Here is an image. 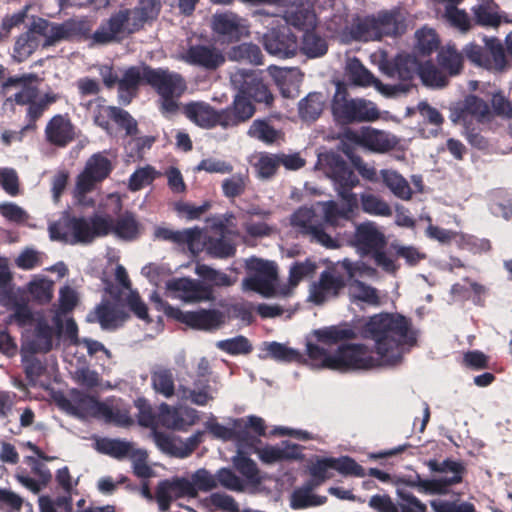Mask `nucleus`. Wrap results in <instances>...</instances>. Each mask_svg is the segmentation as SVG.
<instances>
[{"instance_id":"774afa93","label":"nucleus","mask_w":512,"mask_h":512,"mask_svg":"<svg viewBox=\"0 0 512 512\" xmlns=\"http://www.w3.org/2000/svg\"><path fill=\"white\" fill-rule=\"evenodd\" d=\"M332 468L342 474H352L363 477L366 475L365 470L349 457L330 458Z\"/></svg>"},{"instance_id":"bf43d9fd","label":"nucleus","mask_w":512,"mask_h":512,"mask_svg":"<svg viewBox=\"0 0 512 512\" xmlns=\"http://www.w3.org/2000/svg\"><path fill=\"white\" fill-rule=\"evenodd\" d=\"M157 176L156 170L151 166L137 169L130 177L128 187L131 191H138L150 185Z\"/></svg>"},{"instance_id":"6ab92c4d","label":"nucleus","mask_w":512,"mask_h":512,"mask_svg":"<svg viewBox=\"0 0 512 512\" xmlns=\"http://www.w3.org/2000/svg\"><path fill=\"white\" fill-rule=\"evenodd\" d=\"M198 420V412L188 406L173 407L166 403L159 406L157 424L172 430L186 431Z\"/></svg>"},{"instance_id":"a18cd8bd","label":"nucleus","mask_w":512,"mask_h":512,"mask_svg":"<svg viewBox=\"0 0 512 512\" xmlns=\"http://www.w3.org/2000/svg\"><path fill=\"white\" fill-rule=\"evenodd\" d=\"M54 339V331L46 324L40 323L37 327L34 338L26 341L24 347L33 352H47L51 349Z\"/></svg>"},{"instance_id":"603ef678","label":"nucleus","mask_w":512,"mask_h":512,"mask_svg":"<svg viewBox=\"0 0 512 512\" xmlns=\"http://www.w3.org/2000/svg\"><path fill=\"white\" fill-rule=\"evenodd\" d=\"M201 505L209 511L220 509L227 512H238V504L233 497L222 494L213 493L201 501Z\"/></svg>"},{"instance_id":"e2e57ef3","label":"nucleus","mask_w":512,"mask_h":512,"mask_svg":"<svg viewBox=\"0 0 512 512\" xmlns=\"http://www.w3.org/2000/svg\"><path fill=\"white\" fill-rule=\"evenodd\" d=\"M90 109L94 114L95 123L108 131L109 119H113L115 121L118 108L102 105L99 101H97L90 105Z\"/></svg>"},{"instance_id":"c9c22d12","label":"nucleus","mask_w":512,"mask_h":512,"mask_svg":"<svg viewBox=\"0 0 512 512\" xmlns=\"http://www.w3.org/2000/svg\"><path fill=\"white\" fill-rule=\"evenodd\" d=\"M180 58L189 64L206 69H215L224 62V56L221 52L206 46H193L183 53Z\"/></svg>"},{"instance_id":"39448f33","label":"nucleus","mask_w":512,"mask_h":512,"mask_svg":"<svg viewBox=\"0 0 512 512\" xmlns=\"http://www.w3.org/2000/svg\"><path fill=\"white\" fill-rule=\"evenodd\" d=\"M230 79L237 94L232 105L223 109L224 129L235 127L254 115L255 108L250 98L267 105L273 100L272 94L256 71L237 70L231 74Z\"/></svg>"},{"instance_id":"09e8293b","label":"nucleus","mask_w":512,"mask_h":512,"mask_svg":"<svg viewBox=\"0 0 512 512\" xmlns=\"http://www.w3.org/2000/svg\"><path fill=\"white\" fill-rule=\"evenodd\" d=\"M323 107V95L320 93H310L299 102V113L305 120H314L322 113Z\"/></svg>"},{"instance_id":"f704fd0d","label":"nucleus","mask_w":512,"mask_h":512,"mask_svg":"<svg viewBox=\"0 0 512 512\" xmlns=\"http://www.w3.org/2000/svg\"><path fill=\"white\" fill-rule=\"evenodd\" d=\"M213 30L224 37L225 40H237L247 34L244 20L232 13L217 14L213 17Z\"/></svg>"},{"instance_id":"5fc2aeb1","label":"nucleus","mask_w":512,"mask_h":512,"mask_svg":"<svg viewBox=\"0 0 512 512\" xmlns=\"http://www.w3.org/2000/svg\"><path fill=\"white\" fill-rule=\"evenodd\" d=\"M279 165V156L272 154H259L254 163L257 176L261 179H270Z\"/></svg>"},{"instance_id":"c756f323","label":"nucleus","mask_w":512,"mask_h":512,"mask_svg":"<svg viewBox=\"0 0 512 512\" xmlns=\"http://www.w3.org/2000/svg\"><path fill=\"white\" fill-rule=\"evenodd\" d=\"M254 452L259 459L266 464H274L287 460H297L302 457V449L299 445L289 441H283L277 445H267L262 448L254 446Z\"/></svg>"},{"instance_id":"052dcab7","label":"nucleus","mask_w":512,"mask_h":512,"mask_svg":"<svg viewBox=\"0 0 512 512\" xmlns=\"http://www.w3.org/2000/svg\"><path fill=\"white\" fill-rule=\"evenodd\" d=\"M362 209L369 214L378 216L391 215V208L389 205L373 194H363L361 196Z\"/></svg>"},{"instance_id":"8fccbe9b","label":"nucleus","mask_w":512,"mask_h":512,"mask_svg":"<svg viewBox=\"0 0 512 512\" xmlns=\"http://www.w3.org/2000/svg\"><path fill=\"white\" fill-rule=\"evenodd\" d=\"M202 435V432H197L186 440L175 437L167 454L179 458L189 456L201 442Z\"/></svg>"},{"instance_id":"cd10ccee","label":"nucleus","mask_w":512,"mask_h":512,"mask_svg":"<svg viewBox=\"0 0 512 512\" xmlns=\"http://www.w3.org/2000/svg\"><path fill=\"white\" fill-rule=\"evenodd\" d=\"M345 75L356 86H374L381 94L390 96L395 93V87L381 84L355 57H347Z\"/></svg>"},{"instance_id":"37998d69","label":"nucleus","mask_w":512,"mask_h":512,"mask_svg":"<svg viewBox=\"0 0 512 512\" xmlns=\"http://www.w3.org/2000/svg\"><path fill=\"white\" fill-rule=\"evenodd\" d=\"M151 384L154 391L165 398H171L175 394L174 375L170 369H154L151 373Z\"/></svg>"},{"instance_id":"bb28decb","label":"nucleus","mask_w":512,"mask_h":512,"mask_svg":"<svg viewBox=\"0 0 512 512\" xmlns=\"http://www.w3.org/2000/svg\"><path fill=\"white\" fill-rule=\"evenodd\" d=\"M186 117L197 126L211 129L215 126L224 128V112L216 110L205 102H192L184 107Z\"/></svg>"},{"instance_id":"4d7b16f0","label":"nucleus","mask_w":512,"mask_h":512,"mask_svg":"<svg viewBox=\"0 0 512 512\" xmlns=\"http://www.w3.org/2000/svg\"><path fill=\"white\" fill-rule=\"evenodd\" d=\"M261 51L257 45L251 43H243L234 47L230 52V58L237 61H248L254 64L261 63Z\"/></svg>"},{"instance_id":"7c9ffc66","label":"nucleus","mask_w":512,"mask_h":512,"mask_svg":"<svg viewBox=\"0 0 512 512\" xmlns=\"http://www.w3.org/2000/svg\"><path fill=\"white\" fill-rule=\"evenodd\" d=\"M355 140L361 146L376 153H385L398 144L396 136L374 128H365L361 130L356 136Z\"/></svg>"},{"instance_id":"e433bc0d","label":"nucleus","mask_w":512,"mask_h":512,"mask_svg":"<svg viewBox=\"0 0 512 512\" xmlns=\"http://www.w3.org/2000/svg\"><path fill=\"white\" fill-rule=\"evenodd\" d=\"M126 319V315L115 305L103 302L87 315L89 322H98L103 329H115Z\"/></svg>"},{"instance_id":"0e129e2a","label":"nucleus","mask_w":512,"mask_h":512,"mask_svg":"<svg viewBox=\"0 0 512 512\" xmlns=\"http://www.w3.org/2000/svg\"><path fill=\"white\" fill-rule=\"evenodd\" d=\"M128 457L132 461L135 475L140 478H149L153 475V470L147 464V453L145 451L133 448Z\"/></svg>"},{"instance_id":"6e6d98bb","label":"nucleus","mask_w":512,"mask_h":512,"mask_svg":"<svg viewBox=\"0 0 512 512\" xmlns=\"http://www.w3.org/2000/svg\"><path fill=\"white\" fill-rule=\"evenodd\" d=\"M189 482L194 486L195 498L199 491L207 492L217 487L215 475L204 468L196 470L189 478Z\"/></svg>"},{"instance_id":"20e7f679","label":"nucleus","mask_w":512,"mask_h":512,"mask_svg":"<svg viewBox=\"0 0 512 512\" xmlns=\"http://www.w3.org/2000/svg\"><path fill=\"white\" fill-rule=\"evenodd\" d=\"M247 266L251 275L243 280V290L256 292L265 298L292 296L297 285L313 275L316 270V265L309 260L296 263L290 268L288 282L280 284L277 279V268L273 262L251 258Z\"/></svg>"},{"instance_id":"9b49d317","label":"nucleus","mask_w":512,"mask_h":512,"mask_svg":"<svg viewBox=\"0 0 512 512\" xmlns=\"http://www.w3.org/2000/svg\"><path fill=\"white\" fill-rule=\"evenodd\" d=\"M332 112L334 117L342 123L373 122L380 117V112L373 102L363 98H348L340 84H337Z\"/></svg>"},{"instance_id":"4be33fe9","label":"nucleus","mask_w":512,"mask_h":512,"mask_svg":"<svg viewBox=\"0 0 512 512\" xmlns=\"http://www.w3.org/2000/svg\"><path fill=\"white\" fill-rule=\"evenodd\" d=\"M352 244L361 255H372L383 250L386 238L374 223L366 222L356 227Z\"/></svg>"},{"instance_id":"338daca9","label":"nucleus","mask_w":512,"mask_h":512,"mask_svg":"<svg viewBox=\"0 0 512 512\" xmlns=\"http://www.w3.org/2000/svg\"><path fill=\"white\" fill-rule=\"evenodd\" d=\"M196 274L218 286H230L234 283L225 273L214 270L207 265L198 264Z\"/></svg>"},{"instance_id":"5701e85b","label":"nucleus","mask_w":512,"mask_h":512,"mask_svg":"<svg viewBox=\"0 0 512 512\" xmlns=\"http://www.w3.org/2000/svg\"><path fill=\"white\" fill-rule=\"evenodd\" d=\"M344 287L343 277L335 270L321 273L319 281L310 286L309 301L319 305L338 295Z\"/></svg>"},{"instance_id":"7ed1b4c3","label":"nucleus","mask_w":512,"mask_h":512,"mask_svg":"<svg viewBox=\"0 0 512 512\" xmlns=\"http://www.w3.org/2000/svg\"><path fill=\"white\" fill-rule=\"evenodd\" d=\"M113 232L117 237L131 240L139 235L140 228L135 218L126 214L116 224L110 217L96 215L91 220L62 217L49 226L50 238L69 244L90 243L96 237Z\"/></svg>"},{"instance_id":"13d9d810","label":"nucleus","mask_w":512,"mask_h":512,"mask_svg":"<svg viewBox=\"0 0 512 512\" xmlns=\"http://www.w3.org/2000/svg\"><path fill=\"white\" fill-rule=\"evenodd\" d=\"M216 347L231 355L247 354L252 348L248 339L244 336L218 341Z\"/></svg>"},{"instance_id":"de8ad7c7","label":"nucleus","mask_w":512,"mask_h":512,"mask_svg":"<svg viewBox=\"0 0 512 512\" xmlns=\"http://www.w3.org/2000/svg\"><path fill=\"white\" fill-rule=\"evenodd\" d=\"M381 175L384 183L395 196L403 200L410 199L412 194L411 188L400 174L392 170H382Z\"/></svg>"},{"instance_id":"4c0bfd02","label":"nucleus","mask_w":512,"mask_h":512,"mask_svg":"<svg viewBox=\"0 0 512 512\" xmlns=\"http://www.w3.org/2000/svg\"><path fill=\"white\" fill-rule=\"evenodd\" d=\"M252 443H243L242 447H237V454L233 457L232 461L235 468L251 483H260L261 477L256 463L248 458L246 454L254 451V439L251 438Z\"/></svg>"},{"instance_id":"58836bf2","label":"nucleus","mask_w":512,"mask_h":512,"mask_svg":"<svg viewBox=\"0 0 512 512\" xmlns=\"http://www.w3.org/2000/svg\"><path fill=\"white\" fill-rule=\"evenodd\" d=\"M348 294L350 300L357 305L376 307L381 304L379 291L371 285L356 279H352L349 282Z\"/></svg>"},{"instance_id":"0eeeda50","label":"nucleus","mask_w":512,"mask_h":512,"mask_svg":"<svg viewBox=\"0 0 512 512\" xmlns=\"http://www.w3.org/2000/svg\"><path fill=\"white\" fill-rule=\"evenodd\" d=\"M159 10V0H139L134 9L120 10L103 22L91 36L92 44L105 45L125 38L139 30L147 20L155 18Z\"/></svg>"},{"instance_id":"473e14b6","label":"nucleus","mask_w":512,"mask_h":512,"mask_svg":"<svg viewBox=\"0 0 512 512\" xmlns=\"http://www.w3.org/2000/svg\"><path fill=\"white\" fill-rule=\"evenodd\" d=\"M284 19L288 25L304 33L316 27L317 18L310 3L293 2L284 12Z\"/></svg>"},{"instance_id":"f03ea898","label":"nucleus","mask_w":512,"mask_h":512,"mask_svg":"<svg viewBox=\"0 0 512 512\" xmlns=\"http://www.w3.org/2000/svg\"><path fill=\"white\" fill-rule=\"evenodd\" d=\"M321 167L329 166L326 174L339 185L338 195L344 201L340 207L333 201L317 202L311 207H301L295 211L290 219L291 226L297 233L310 237L327 248L336 247L335 241L324 232V224L339 226L343 221L350 220L358 200L350 189L358 183L357 176L347 165L334 154H325L319 157Z\"/></svg>"},{"instance_id":"b1692460","label":"nucleus","mask_w":512,"mask_h":512,"mask_svg":"<svg viewBox=\"0 0 512 512\" xmlns=\"http://www.w3.org/2000/svg\"><path fill=\"white\" fill-rule=\"evenodd\" d=\"M353 329L348 326H329L314 330L311 332L307 340V353L310 357L312 346L318 347L327 353L328 347L333 346L341 341L354 338Z\"/></svg>"},{"instance_id":"a211bd4d","label":"nucleus","mask_w":512,"mask_h":512,"mask_svg":"<svg viewBox=\"0 0 512 512\" xmlns=\"http://www.w3.org/2000/svg\"><path fill=\"white\" fill-rule=\"evenodd\" d=\"M490 110L485 101L470 95L451 108L450 119L456 124L468 126L472 121L482 122L489 118Z\"/></svg>"},{"instance_id":"dca6fc26","label":"nucleus","mask_w":512,"mask_h":512,"mask_svg":"<svg viewBox=\"0 0 512 512\" xmlns=\"http://www.w3.org/2000/svg\"><path fill=\"white\" fill-rule=\"evenodd\" d=\"M195 498V489L188 477L174 476L158 482L155 501L161 512H167L173 502Z\"/></svg>"},{"instance_id":"9d476101","label":"nucleus","mask_w":512,"mask_h":512,"mask_svg":"<svg viewBox=\"0 0 512 512\" xmlns=\"http://www.w3.org/2000/svg\"><path fill=\"white\" fill-rule=\"evenodd\" d=\"M148 84L155 89L161 99V111L169 116L177 112L178 99L187 89L184 78L168 69H152L148 72Z\"/></svg>"},{"instance_id":"3c124183","label":"nucleus","mask_w":512,"mask_h":512,"mask_svg":"<svg viewBox=\"0 0 512 512\" xmlns=\"http://www.w3.org/2000/svg\"><path fill=\"white\" fill-rule=\"evenodd\" d=\"M303 41L301 49L309 57L322 56L327 51V44L324 39L319 37L313 30L305 31L302 35Z\"/></svg>"},{"instance_id":"69168bd1","label":"nucleus","mask_w":512,"mask_h":512,"mask_svg":"<svg viewBox=\"0 0 512 512\" xmlns=\"http://www.w3.org/2000/svg\"><path fill=\"white\" fill-rule=\"evenodd\" d=\"M248 134L266 143L274 142L278 136L277 131L262 120H255L249 128Z\"/></svg>"},{"instance_id":"1a4fd4ad","label":"nucleus","mask_w":512,"mask_h":512,"mask_svg":"<svg viewBox=\"0 0 512 512\" xmlns=\"http://www.w3.org/2000/svg\"><path fill=\"white\" fill-rule=\"evenodd\" d=\"M59 405L68 414L79 418L94 416L116 425H128L131 422L126 410L114 408L82 394H74L72 399H62Z\"/></svg>"},{"instance_id":"6e6552de","label":"nucleus","mask_w":512,"mask_h":512,"mask_svg":"<svg viewBox=\"0 0 512 512\" xmlns=\"http://www.w3.org/2000/svg\"><path fill=\"white\" fill-rule=\"evenodd\" d=\"M404 30V16L400 11H385L377 17L358 18L350 29L339 32L343 43L378 40L384 35H396Z\"/></svg>"},{"instance_id":"393cba45","label":"nucleus","mask_w":512,"mask_h":512,"mask_svg":"<svg viewBox=\"0 0 512 512\" xmlns=\"http://www.w3.org/2000/svg\"><path fill=\"white\" fill-rule=\"evenodd\" d=\"M45 140L56 147L63 148L76 137V128L67 115H54L46 124Z\"/></svg>"},{"instance_id":"f257e3e1","label":"nucleus","mask_w":512,"mask_h":512,"mask_svg":"<svg viewBox=\"0 0 512 512\" xmlns=\"http://www.w3.org/2000/svg\"><path fill=\"white\" fill-rule=\"evenodd\" d=\"M364 333L374 341L375 351L357 343L341 345L334 353L312 346L310 359L318 368L367 371L399 364L404 353L416 342L408 320L398 314L374 315L366 323Z\"/></svg>"},{"instance_id":"ddd939ff","label":"nucleus","mask_w":512,"mask_h":512,"mask_svg":"<svg viewBox=\"0 0 512 512\" xmlns=\"http://www.w3.org/2000/svg\"><path fill=\"white\" fill-rule=\"evenodd\" d=\"M111 171L110 161L101 154L91 156L85 165L84 170L77 176L74 188V197L83 206H92L94 200L87 196L95 184L104 180Z\"/></svg>"},{"instance_id":"4468645a","label":"nucleus","mask_w":512,"mask_h":512,"mask_svg":"<svg viewBox=\"0 0 512 512\" xmlns=\"http://www.w3.org/2000/svg\"><path fill=\"white\" fill-rule=\"evenodd\" d=\"M414 73H418L422 82L430 87H443L446 85V77L431 63L419 65L412 56H400L396 60L395 70L387 71V74L403 79H411Z\"/></svg>"},{"instance_id":"680f3d73","label":"nucleus","mask_w":512,"mask_h":512,"mask_svg":"<svg viewBox=\"0 0 512 512\" xmlns=\"http://www.w3.org/2000/svg\"><path fill=\"white\" fill-rule=\"evenodd\" d=\"M325 497L312 494L307 489H299L295 491L291 497V506L294 509H301L310 506H318L325 502Z\"/></svg>"},{"instance_id":"a19ab883","label":"nucleus","mask_w":512,"mask_h":512,"mask_svg":"<svg viewBox=\"0 0 512 512\" xmlns=\"http://www.w3.org/2000/svg\"><path fill=\"white\" fill-rule=\"evenodd\" d=\"M217 390L207 382L198 381L193 388L179 386L178 396L182 400H190L198 406H205L214 399Z\"/></svg>"},{"instance_id":"2f4dec72","label":"nucleus","mask_w":512,"mask_h":512,"mask_svg":"<svg viewBox=\"0 0 512 512\" xmlns=\"http://www.w3.org/2000/svg\"><path fill=\"white\" fill-rule=\"evenodd\" d=\"M207 430L216 438L236 442L237 447H242L243 443H252L246 431L247 423L243 419L232 421L231 427H226L211 419L205 424Z\"/></svg>"},{"instance_id":"c03bdc74","label":"nucleus","mask_w":512,"mask_h":512,"mask_svg":"<svg viewBox=\"0 0 512 512\" xmlns=\"http://www.w3.org/2000/svg\"><path fill=\"white\" fill-rule=\"evenodd\" d=\"M133 448L131 443L118 439L103 438L96 441V449L99 452L117 459L128 457Z\"/></svg>"},{"instance_id":"423d86ee","label":"nucleus","mask_w":512,"mask_h":512,"mask_svg":"<svg viewBox=\"0 0 512 512\" xmlns=\"http://www.w3.org/2000/svg\"><path fill=\"white\" fill-rule=\"evenodd\" d=\"M90 26L85 20H68L61 24L49 23L38 18L33 21L29 30L18 37L13 57L22 62L27 59L40 44L54 45L56 42L76 35L86 34Z\"/></svg>"},{"instance_id":"c85d7f7f","label":"nucleus","mask_w":512,"mask_h":512,"mask_svg":"<svg viewBox=\"0 0 512 512\" xmlns=\"http://www.w3.org/2000/svg\"><path fill=\"white\" fill-rule=\"evenodd\" d=\"M37 76L34 74H27L21 77H11L4 84L6 93L11 94L10 99L17 104L25 105L33 101L37 96Z\"/></svg>"},{"instance_id":"72a5a7b5","label":"nucleus","mask_w":512,"mask_h":512,"mask_svg":"<svg viewBox=\"0 0 512 512\" xmlns=\"http://www.w3.org/2000/svg\"><path fill=\"white\" fill-rule=\"evenodd\" d=\"M152 68L148 66L130 67L123 73L119 79V99L122 103L128 104L135 95L136 90L141 82L148 84V72Z\"/></svg>"},{"instance_id":"412c9836","label":"nucleus","mask_w":512,"mask_h":512,"mask_svg":"<svg viewBox=\"0 0 512 512\" xmlns=\"http://www.w3.org/2000/svg\"><path fill=\"white\" fill-rule=\"evenodd\" d=\"M166 295L185 303H197L210 299V291L200 283L187 279H172L166 283Z\"/></svg>"},{"instance_id":"a878e982","label":"nucleus","mask_w":512,"mask_h":512,"mask_svg":"<svg viewBox=\"0 0 512 512\" xmlns=\"http://www.w3.org/2000/svg\"><path fill=\"white\" fill-rule=\"evenodd\" d=\"M156 238L172 241L179 246H187L188 250L196 255L204 249V238L199 228H189L182 231H174L165 227L155 229Z\"/></svg>"},{"instance_id":"864d4df0","label":"nucleus","mask_w":512,"mask_h":512,"mask_svg":"<svg viewBox=\"0 0 512 512\" xmlns=\"http://www.w3.org/2000/svg\"><path fill=\"white\" fill-rule=\"evenodd\" d=\"M487 64L486 69L502 70L506 65V57L502 44L494 38L486 40Z\"/></svg>"},{"instance_id":"aec40b11","label":"nucleus","mask_w":512,"mask_h":512,"mask_svg":"<svg viewBox=\"0 0 512 512\" xmlns=\"http://www.w3.org/2000/svg\"><path fill=\"white\" fill-rule=\"evenodd\" d=\"M263 44L269 54L280 58L293 56L299 48L297 36L286 26L269 30L263 36Z\"/></svg>"},{"instance_id":"f8f14e48","label":"nucleus","mask_w":512,"mask_h":512,"mask_svg":"<svg viewBox=\"0 0 512 512\" xmlns=\"http://www.w3.org/2000/svg\"><path fill=\"white\" fill-rule=\"evenodd\" d=\"M150 300L157 310L163 311L167 316L193 329L206 331L215 330L220 328L225 322L224 314L218 310L201 309L194 312H183L164 302L156 292L151 294Z\"/></svg>"},{"instance_id":"79ce46f5","label":"nucleus","mask_w":512,"mask_h":512,"mask_svg":"<svg viewBox=\"0 0 512 512\" xmlns=\"http://www.w3.org/2000/svg\"><path fill=\"white\" fill-rule=\"evenodd\" d=\"M476 22L484 27L496 28L509 20L499 12L498 6L492 1H484L472 9Z\"/></svg>"},{"instance_id":"ea45409f","label":"nucleus","mask_w":512,"mask_h":512,"mask_svg":"<svg viewBox=\"0 0 512 512\" xmlns=\"http://www.w3.org/2000/svg\"><path fill=\"white\" fill-rule=\"evenodd\" d=\"M458 4L450 3L445 5L443 10L439 9L440 17L448 26L466 34L472 28L473 21L464 9L458 7Z\"/></svg>"},{"instance_id":"2eb2a0df","label":"nucleus","mask_w":512,"mask_h":512,"mask_svg":"<svg viewBox=\"0 0 512 512\" xmlns=\"http://www.w3.org/2000/svg\"><path fill=\"white\" fill-rule=\"evenodd\" d=\"M427 465L431 471L437 472L442 476L430 480H421L419 487L425 492L442 494L447 491L449 486L462 480L463 466L459 462L452 460H445L443 462L430 460Z\"/></svg>"},{"instance_id":"f3484780","label":"nucleus","mask_w":512,"mask_h":512,"mask_svg":"<svg viewBox=\"0 0 512 512\" xmlns=\"http://www.w3.org/2000/svg\"><path fill=\"white\" fill-rule=\"evenodd\" d=\"M114 279L116 285L105 280V290L115 299L120 298L124 291H128L127 303L131 311H133L139 319L149 322L147 307L140 299L138 293L131 289L128 273L122 265L117 264L114 268Z\"/></svg>"},{"instance_id":"49530a36","label":"nucleus","mask_w":512,"mask_h":512,"mask_svg":"<svg viewBox=\"0 0 512 512\" xmlns=\"http://www.w3.org/2000/svg\"><path fill=\"white\" fill-rule=\"evenodd\" d=\"M31 297L39 303H47L53 297V282L46 277L36 275L27 285Z\"/></svg>"}]
</instances>
